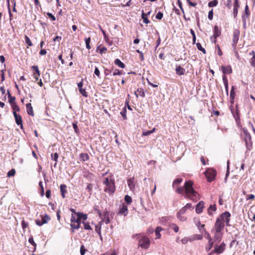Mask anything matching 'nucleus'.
I'll list each match as a JSON object with an SVG mask.
<instances>
[{
	"mask_svg": "<svg viewBox=\"0 0 255 255\" xmlns=\"http://www.w3.org/2000/svg\"><path fill=\"white\" fill-rule=\"evenodd\" d=\"M230 217L231 214L229 212L226 211L222 213L217 218L212 230L224 231L225 225L230 226Z\"/></svg>",
	"mask_w": 255,
	"mask_h": 255,
	"instance_id": "obj_1",
	"label": "nucleus"
},
{
	"mask_svg": "<svg viewBox=\"0 0 255 255\" xmlns=\"http://www.w3.org/2000/svg\"><path fill=\"white\" fill-rule=\"evenodd\" d=\"M194 183L191 180H188L185 182V195L184 197L196 202L199 198V194L193 188Z\"/></svg>",
	"mask_w": 255,
	"mask_h": 255,
	"instance_id": "obj_2",
	"label": "nucleus"
},
{
	"mask_svg": "<svg viewBox=\"0 0 255 255\" xmlns=\"http://www.w3.org/2000/svg\"><path fill=\"white\" fill-rule=\"evenodd\" d=\"M133 239L138 240V247L142 249H148L150 245L149 238L142 233L135 234L132 236Z\"/></svg>",
	"mask_w": 255,
	"mask_h": 255,
	"instance_id": "obj_3",
	"label": "nucleus"
},
{
	"mask_svg": "<svg viewBox=\"0 0 255 255\" xmlns=\"http://www.w3.org/2000/svg\"><path fill=\"white\" fill-rule=\"evenodd\" d=\"M103 184L105 185L104 189L105 192L109 193L110 195L115 192L116 189L114 179H109L108 177H106L104 179Z\"/></svg>",
	"mask_w": 255,
	"mask_h": 255,
	"instance_id": "obj_4",
	"label": "nucleus"
},
{
	"mask_svg": "<svg viewBox=\"0 0 255 255\" xmlns=\"http://www.w3.org/2000/svg\"><path fill=\"white\" fill-rule=\"evenodd\" d=\"M244 133L245 134L244 140L247 150L250 151L253 147L251 135L247 129L244 130Z\"/></svg>",
	"mask_w": 255,
	"mask_h": 255,
	"instance_id": "obj_5",
	"label": "nucleus"
},
{
	"mask_svg": "<svg viewBox=\"0 0 255 255\" xmlns=\"http://www.w3.org/2000/svg\"><path fill=\"white\" fill-rule=\"evenodd\" d=\"M226 248V244L223 242L220 244H216L214 246V249L211 252L217 254H221L223 253Z\"/></svg>",
	"mask_w": 255,
	"mask_h": 255,
	"instance_id": "obj_6",
	"label": "nucleus"
},
{
	"mask_svg": "<svg viewBox=\"0 0 255 255\" xmlns=\"http://www.w3.org/2000/svg\"><path fill=\"white\" fill-rule=\"evenodd\" d=\"M230 109L237 125L239 126L241 122L240 118V113L238 108V105H236L235 108L233 106H231L230 107Z\"/></svg>",
	"mask_w": 255,
	"mask_h": 255,
	"instance_id": "obj_7",
	"label": "nucleus"
},
{
	"mask_svg": "<svg viewBox=\"0 0 255 255\" xmlns=\"http://www.w3.org/2000/svg\"><path fill=\"white\" fill-rule=\"evenodd\" d=\"M205 176L208 182L213 181L217 174L216 171L212 168H209L205 172Z\"/></svg>",
	"mask_w": 255,
	"mask_h": 255,
	"instance_id": "obj_8",
	"label": "nucleus"
},
{
	"mask_svg": "<svg viewBox=\"0 0 255 255\" xmlns=\"http://www.w3.org/2000/svg\"><path fill=\"white\" fill-rule=\"evenodd\" d=\"M41 220L37 219L35 220V223L37 226H41L43 224H46L50 220V217L46 214L40 215Z\"/></svg>",
	"mask_w": 255,
	"mask_h": 255,
	"instance_id": "obj_9",
	"label": "nucleus"
},
{
	"mask_svg": "<svg viewBox=\"0 0 255 255\" xmlns=\"http://www.w3.org/2000/svg\"><path fill=\"white\" fill-rule=\"evenodd\" d=\"M240 35V30L238 29H235L233 31V38H232V46L236 48L238 43L239 38Z\"/></svg>",
	"mask_w": 255,
	"mask_h": 255,
	"instance_id": "obj_10",
	"label": "nucleus"
},
{
	"mask_svg": "<svg viewBox=\"0 0 255 255\" xmlns=\"http://www.w3.org/2000/svg\"><path fill=\"white\" fill-rule=\"evenodd\" d=\"M70 221V227H71L72 232H74V230H78L80 228V224L76 221V217L73 214L71 215Z\"/></svg>",
	"mask_w": 255,
	"mask_h": 255,
	"instance_id": "obj_11",
	"label": "nucleus"
},
{
	"mask_svg": "<svg viewBox=\"0 0 255 255\" xmlns=\"http://www.w3.org/2000/svg\"><path fill=\"white\" fill-rule=\"evenodd\" d=\"M212 232L214 233V239L215 242H221L224 235V231L212 230Z\"/></svg>",
	"mask_w": 255,
	"mask_h": 255,
	"instance_id": "obj_12",
	"label": "nucleus"
},
{
	"mask_svg": "<svg viewBox=\"0 0 255 255\" xmlns=\"http://www.w3.org/2000/svg\"><path fill=\"white\" fill-rule=\"evenodd\" d=\"M193 209L194 207L192 206V204L188 203L185 206L181 208L177 213L183 215L185 214L187 210H193Z\"/></svg>",
	"mask_w": 255,
	"mask_h": 255,
	"instance_id": "obj_13",
	"label": "nucleus"
},
{
	"mask_svg": "<svg viewBox=\"0 0 255 255\" xmlns=\"http://www.w3.org/2000/svg\"><path fill=\"white\" fill-rule=\"evenodd\" d=\"M101 221L100 222L101 223L105 222L106 224H108L110 223L111 220L109 218V212L108 211H105L103 212V215L101 217Z\"/></svg>",
	"mask_w": 255,
	"mask_h": 255,
	"instance_id": "obj_14",
	"label": "nucleus"
},
{
	"mask_svg": "<svg viewBox=\"0 0 255 255\" xmlns=\"http://www.w3.org/2000/svg\"><path fill=\"white\" fill-rule=\"evenodd\" d=\"M221 29L218 27V26L217 25H215L214 27V33L212 36V37H213L214 38V40L213 41V42L214 43H216V42L217 41L216 38L218 37H219L221 35Z\"/></svg>",
	"mask_w": 255,
	"mask_h": 255,
	"instance_id": "obj_15",
	"label": "nucleus"
},
{
	"mask_svg": "<svg viewBox=\"0 0 255 255\" xmlns=\"http://www.w3.org/2000/svg\"><path fill=\"white\" fill-rule=\"evenodd\" d=\"M128 214V209L127 205L123 204L120 207L118 214L126 216Z\"/></svg>",
	"mask_w": 255,
	"mask_h": 255,
	"instance_id": "obj_16",
	"label": "nucleus"
},
{
	"mask_svg": "<svg viewBox=\"0 0 255 255\" xmlns=\"http://www.w3.org/2000/svg\"><path fill=\"white\" fill-rule=\"evenodd\" d=\"M14 117L15 121L18 126H20L21 129H23L22 120L21 116L17 114V113L12 112Z\"/></svg>",
	"mask_w": 255,
	"mask_h": 255,
	"instance_id": "obj_17",
	"label": "nucleus"
},
{
	"mask_svg": "<svg viewBox=\"0 0 255 255\" xmlns=\"http://www.w3.org/2000/svg\"><path fill=\"white\" fill-rule=\"evenodd\" d=\"M205 203L203 201H200L196 206L195 211L197 214H199L203 212L204 208Z\"/></svg>",
	"mask_w": 255,
	"mask_h": 255,
	"instance_id": "obj_18",
	"label": "nucleus"
},
{
	"mask_svg": "<svg viewBox=\"0 0 255 255\" xmlns=\"http://www.w3.org/2000/svg\"><path fill=\"white\" fill-rule=\"evenodd\" d=\"M221 69L224 75L230 74L233 72L232 67L230 65H227L226 66H222Z\"/></svg>",
	"mask_w": 255,
	"mask_h": 255,
	"instance_id": "obj_19",
	"label": "nucleus"
},
{
	"mask_svg": "<svg viewBox=\"0 0 255 255\" xmlns=\"http://www.w3.org/2000/svg\"><path fill=\"white\" fill-rule=\"evenodd\" d=\"M240 7V4L239 2V0H235L234 7H233V14L234 16L236 18L238 15V9Z\"/></svg>",
	"mask_w": 255,
	"mask_h": 255,
	"instance_id": "obj_20",
	"label": "nucleus"
},
{
	"mask_svg": "<svg viewBox=\"0 0 255 255\" xmlns=\"http://www.w3.org/2000/svg\"><path fill=\"white\" fill-rule=\"evenodd\" d=\"M83 85V83L82 81L78 83V87L79 89V92L83 96L85 97H87L88 96L87 92L86 91L85 89L82 88Z\"/></svg>",
	"mask_w": 255,
	"mask_h": 255,
	"instance_id": "obj_21",
	"label": "nucleus"
},
{
	"mask_svg": "<svg viewBox=\"0 0 255 255\" xmlns=\"http://www.w3.org/2000/svg\"><path fill=\"white\" fill-rule=\"evenodd\" d=\"M175 72L176 74L179 76H181L185 74V69L181 67L180 66H176L175 68Z\"/></svg>",
	"mask_w": 255,
	"mask_h": 255,
	"instance_id": "obj_22",
	"label": "nucleus"
},
{
	"mask_svg": "<svg viewBox=\"0 0 255 255\" xmlns=\"http://www.w3.org/2000/svg\"><path fill=\"white\" fill-rule=\"evenodd\" d=\"M26 109L28 115L31 116H34V112L31 103H29L26 104Z\"/></svg>",
	"mask_w": 255,
	"mask_h": 255,
	"instance_id": "obj_23",
	"label": "nucleus"
},
{
	"mask_svg": "<svg viewBox=\"0 0 255 255\" xmlns=\"http://www.w3.org/2000/svg\"><path fill=\"white\" fill-rule=\"evenodd\" d=\"M134 94L136 98H138V96H141L142 98L145 97V93L142 88H138L134 92Z\"/></svg>",
	"mask_w": 255,
	"mask_h": 255,
	"instance_id": "obj_24",
	"label": "nucleus"
},
{
	"mask_svg": "<svg viewBox=\"0 0 255 255\" xmlns=\"http://www.w3.org/2000/svg\"><path fill=\"white\" fill-rule=\"evenodd\" d=\"M163 230V229L161 227H157L154 232H155V236H156V238L155 239H160L161 238V234H160V232L162 231Z\"/></svg>",
	"mask_w": 255,
	"mask_h": 255,
	"instance_id": "obj_25",
	"label": "nucleus"
},
{
	"mask_svg": "<svg viewBox=\"0 0 255 255\" xmlns=\"http://www.w3.org/2000/svg\"><path fill=\"white\" fill-rule=\"evenodd\" d=\"M31 69L33 72V76L37 75L40 76V71H39L38 69V67L37 65L35 66H32L31 67Z\"/></svg>",
	"mask_w": 255,
	"mask_h": 255,
	"instance_id": "obj_26",
	"label": "nucleus"
},
{
	"mask_svg": "<svg viewBox=\"0 0 255 255\" xmlns=\"http://www.w3.org/2000/svg\"><path fill=\"white\" fill-rule=\"evenodd\" d=\"M60 192L63 198H65V193H67V186L65 184H61L60 186Z\"/></svg>",
	"mask_w": 255,
	"mask_h": 255,
	"instance_id": "obj_27",
	"label": "nucleus"
},
{
	"mask_svg": "<svg viewBox=\"0 0 255 255\" xmlns=\"http://www.w3.org/2000/svg\"><path fill=\"white\" fill-rule=\"evenodd\" d=\"M235 87L232 86V88H231V92H230V95L231 103L232 104H233L234 102V99H235V95H236L235 93Z\"/></svg>",
	"mask_w": 255,
	"mask_h": 255,
	"instance_id": "obj_28",
	"label": "nucleus"
},
{
	"mask_svg": "<svg viewBox=\"0 0 255 255\" xmlns=\"http://www.w3.org/2000/svg\"><path fill=\"white\" fill-rule=\"evenodd\" d=\"M127 182H128V184L129 188L131 190L134 189V186H135V185L134 183V178L133 177L130 178L129 179H128V180Z\"/></svg>",
	"mask_w": 255,
	"mask_h": 255,
	"instance_id": "obj_29",
	"label": "nucleus"
},
{
	"mask_svg": "<svg viewBox=\"0 0 255 255\" xmlns=\"http://www.w3.org/2000/svg\"><path fill=\"white\" fill-rule=\"evenodd\" d=\"M216 211V205H210V207L208 209V213L209 215L212 216L213 212Z\"/></svg>",
	"mask_w": 255,
	"mask_h": 255,
	"instance_id": "obj_30",
	"label": "nucleus"
},
{
	"mask_svg": "<svg viewBox=\"0 0 255 255\" xmlns=\"http://www.w3.org/2000/svg\"><path fill=\"white\" fill-rule=\"evenodd\" d=\"M8 102L10 105L15 104V97L13 96H11V94L9 93V91L8 90Z\"/></svg>",
	"mask_w": 255,
	"mask_h": 255,
	"instance_id": "obj_31",
	"label": "nucleus"
},
{
	"mask_svg": "<svg viewBox=\"0 0 255 255\" xmlns=\"http://www.w3.org/2000/svg\"><path fill=\"white\" fill-rule=\"evenodd\" d=\"M82 221V222H86L88 218V216L86 214H83L82 213L78 212L77 216Z\"/></svg>",
	"mask_w": 255,
	"mask_h": 255,
	"instance_id": "obj_32",
	"label": "nucleus"
},
{
	"mask_svg": "<svg viewBox=\"0 0 255 255\" xmlns=\"http://www.w3.org/2000/svg\"><path fill=\"white\" fill-rule=\"evenodd\" d=\"M175 192L179 194H185V188L183 187L177 186L175 189Z\"/></svg>",
	"mask_w": 255,
	"mask_h": 255,
	"instance_id": "obj_33",
	"label": "nucleus"
},
{
	"mask_svg": "<svg viewBox=\"0 0 255 255\" xmlns=\"http://www.w3.org/2000/svg\"><path fill=\"white\" fill-rule=\"evenodd\" d=\"M141 17L142 19H143V22L145 23V24H148L150 23V21L148 19L147 14H145L143 10H142Z\"/></svg>",
	"mask_w": 255,
	"mask_h": 255,
	"instance_id": "obj_34",
	"label": "nucleus"
},
{
	"mask_svg": "<svg viewBox=\"0 0 255 255\" xmlns=\"http://www.w3.org/2000/svg\"><path fill=\"white\" fill-rule=\"evenodd\" d=\"M115 64L122 68H124L125 67V65L124 63H123L119 59H115L114 61Z\"/></svg>",
	"mask_w": 255,
	"mask_h": 255,
	"instance_id": "obj_35",
	"label": "nucleus"
},
{
	"mask_svg": "<svg viewBox=\"0 0 255 255\" xmlns=\"http://www.w3.org/2000/svg\"><path fill=\"white\" fill-rule=\"evenodd\" d=\"M169 226L170 228L172 230H173L175 233L178 232L179 228V227L176 224H174V223L170 224L169 225Z\"/></svg>",
	"mask_w": 255,
	"mask_h": 255,
	"instance_id": "obj_36",
	"label": "nucleus"
},
{
	"mask_svg": "<svg viewBox=\"0 0 255 255\" xmlns=\"http://www.w3.org/2000/svg\"><path fill=\"white\" fill-rule=\"evenodd\" d=\"M80 157L83 161H87L89 159V156L88 153H82L80 154Z\"/></svg>",
	"mask_w": 255,
	"mask_h": 255,
	"instance_id": "obj_37",
	"label": "nucleus"
},
{
	"mask_svg": "<svg viewBox=\"0 0 255 255\" xmlns=\"http://www.w3.org/2000/svg\"><path fill=\"white\" fill-rule=\"evenodd\" d=\"M182 178H178L175 179L172 183V187L173 188H175L176 186H177L182 181Z\"/></svg>",
	"mask_w": 255,
	"mask_h": 255,
	"instance_id": "obj_38",
	"label": "nucleus"
},
{
	"mask_svg": "<svg viewBox=\"0 0 255 255\" xmlns=\"http://www.w3.org/2000/svg\"><path fill=\"white\" fill-rule=\"evenodd\" d=\"M176 216L178 219H179L181 222H184L187 220V217L184 215L176 214Z\"/></svg>",
	"mask_w": 255,
	"mask_h": 255,
	"instance_id": "obj_39",
	"label": "nucleus"
},
{
	"mask_svg": "<svg viewBox=\"0 0 255 255\" xmlns=\"http://www.w3.org/2000/svg\"><path fill=\"white\" fill-rule=\"evenodd\" d=\"M82 224L84 225V229L86 230H92V228L90 225V223L87 222H82Z\"/></svg>",
	"mask_w": 255,
	"mask_h": 255,
	"instance_id": "obj_40",
	"label": "nucleus"
},
{
	"mask_svg": "<svg viewBox=\"0 0 255 255\" xmlns=\"http://www.w3.org/2000/svg\"><path fill=\"white\" fill-rule=\"evenodd\" d=\"M11 109L13 110V112L16 113L17 112H19L20 108L16 104V103L12 104L11 105Z\"/></svg>",
	"mask_w": 255,
	"mask_h": 255,
	"instance_id": "obj_41",
	"label": "nucleus"
},
{
	"mask_svg": "<svg viewBox=\"0 0 255 255\" xmlns=\"http://www.w3.org/2000/svg\"><path fill=\"white\" fill-rule=\"evenodd\" d=\"M102 223H101V222L99 223L98 225H96L95 226V231L97 233H98V234L101 236V226Z\"/></svg>",
	"mask_w": 255,
	"mask_h": 255,
	"instance_id": "obj_42",
	"label": "nucleus"
},
{
	"mask_svg": "<svg viewBox=\"0 0 255 255\" xmlns=\"http://www.w3.org/2000/svg\"><path fill=\"white\" fill-rule=\"evenodd\" d=\"M218 1L217 0H213L208 3V6L210 7H214L217 5Z\"/></svg>",
	"mask_w": 255,
	"mask_h": 255,
	"instance_id": "obj_43",
	"label": "nucleus"
},
{
	"mask_svg": "<svg viewBox=\"0 0 255 255\" xmlns=\"http://www.w3.org/2000/svg\"><path fill=\"white\" fill-rule=\"evenodd\" d=\"M213 245V242L208 241V244H207V246L205 247L206 251L207 252L209 251L212 249Z\"/></svg>",
	"mask_w": 255,
	"mask_h": 255,
	"instance_id": "obj_44",
	"label": "nucleus"
},
{
	"mask_svg": "<svg viewBox=\"0 0 255 255\" xmlns=\"http://www.w3.org/2000/svg\"><path fill=\"white\" fill-rule=\"evenodd\" d=\"M124 73L123 72V71L122 70H120L119 69H115L113 71V76L121 75Z\"/></svg>",
	"mask_w": 255,
	"mask_h": 255,
	"instance_id": "obj_45",
	"label": "nucleus"
},
{
	"mask_svg": "<svg viewBox=\"0 0 255 255\" xmlns=\"http://www.w3.org/2000/svg\"><path fill=\"white\" fill-rule=\"evenodd\" d=\"M85 43H86V48L88 49H91V46L90 45V42H91V38L89 37L88 38H86L85 39Z\"/></svg>",
	"mask_w": 255,
	"mask_h": 255,
	"instance_id": "obj_46",
	"label": "nucleus"
},
{
	"mask_svg": "<svg viewBox=\"0 0 255 255\" xmlns=\"http://www.w3.org/2000/svg\"><path fill=\"white\" fill-rule=\"evenodd\" d=\"M196 46L199 50L202 51L204 54L206 53L205 49L202 47L201 44L200 43H197Z\"/></svg>",
	"mask_w": 255,
	"mask_h": 255,
	"instance_id": "obj_47",
	"label": "nucleus"
},
{
	"mask_svg": "<svg viewBox=\"0 0 255 255\" xmlns=\"http://www.w3.org/2000/svg\"><path fill=\"white\" fill-rule=\"evenodd\" d=\"M125 201L127 204H130L131 203L132 199L130 196L127 195L125 196Z\"/></svg>",
	"mask_w": 255,
	"mask_h": 255,
	"instance_id": "obj_48",
	"label": "nucleus"
},
{
	"mask_svg": "<svg viewBox=\"0 0 255 255\" xmlns=\"http://www.w3.org/2000/svg\"><path fill=\"white\" fill-rule=\"evenodd\" d=\"M15 174V170L14 169H11L7 173V177L14 176Z\"/></svg>",
	"mask_w": 255,
	"mask_h": 255,
	"instance_id": "obj_49",
	"label": "nucleus"
},
{
	"mask_svg": "<svg viewBox=\"0 0 255 255\" xmlns=\"http://www.w3.org/2000/svg\"><path fill=\"white\" fill-rule=\"evenodd\" d=\"M24 39H25L26 43L28 45V46H32L33 45L32 43L31 42L30 39L27 35H25L24 36Z\"/></svg>",
	"mask_w": 255,
	"mask_h": 255,
	"instance_id": "obj_50",
	"label": "nucleus"
},
{
	"mask_svg": "<svg viewBox=\"0 0 255 255\" xmlns=\"http://www.w3.org/2000/svg\"><path fill=\"white\" fill-rule=\"evenodd\" d=\"M86 190L88 191L90 195L91 194L93 190V184L89 183L86 187Z\"/></svg>",
	"mask_w": 255,
	"mask_h": 255,
	"instance_id": "obj_51",
	"label": "nucleus"
},
{
	"mask_svg": "<svg viewBox=\"0 0 255 255\" xmlns=\"http://www.w3.org/2000/svg\"><path fill=\"white\" fill-rule=\"evenodd\" d=\"M252 53L253 54V56L251 58L250 62L252 66L255 67V53L254 51H252Z\"/></svg>",
	"mask_w": 255,
	"mask_h": 255,
	"instance_id": "obj_52",
	"label": "nucleus"
},
{
	"mask_svg": "<svg viewBox=\"0 0 255 255\" xmlns=\"http://www.w3.org/2000/svg\"><path fill=\"white\" fill-rule=\"evenodd\" d=\"M59 155L56 152L54 154H51V158L52 160H54L56 162H57L58 158Z\"/></svg>",
	"mask_w": 255,
	"mask_h": 255,
	"instance_id": "obj_53",
	"label": "nucleus"
},
{
	"mask_svg": "<svg viewBox=\"0 0 255 255\" xmlns=\"http://www.w3.org/2000/svg\"><path fill=\"white\" fill-rule=\"evenodd\" d=\"M155 128H153L151 130H148V131H146L143 132L142 133V135H143V136L148 135L150 134L151 133H153L155 131Z\"/></svg>",
	"mask_w": 255,
	"mask_h": 255,
	"instance_id": "obj_54",
	"label": "nucleus"
},
{
	"mask_svg": "<svg viewBox=\"0 0 255 255\" xmlns=\"http://www.w3.org/2000/svg\"><path fill=\"white\" fill-rule=\"evenodd\" d=\"M112 70H113V68H112V69H107V68L105 69V70H104L105 75L106 76H108V75L111 74L112 72Z\"/></svg>",
	"mask_w": 255,
	"mask_h": 255,
	"instance_id": "obj_55",
	"label": "nucleus"
},
{
	"mask_svg": "<svg viewBox=\"0 0 255 255\" xmlns=\"http://www.w3.org/2000/svg\"><path fill=\"white\" fill-rule=\"evenodd\" d=\"M208 17L209 20H212L213 18V9H212L209 11Z\"/></svg>",
	"mask_w": 255,
	"mask_h": 255,
	"instance_id": "obj_56",
	"label": "nucleus"
},
{
	"mask_svg": "<svg viewBox=\"0 0 255 255\" xmlns=\"http://www.w3.org/2000/svg\"><path fill=\"white\" fill-rule=\"evenodd\" d=\"M197 226L198 229L201 232L202 230V231L203 232V229H205L204 228V227H205L204 224H201L200 222H199L198 224H197Z\"/></svg>",
	"mask_w": 255,
	"mask_h": 255,
	"instance_id": "obj_57",
	"label": "nucleus"
},
{
	"mask_svg": "<svg viewBox=\"0 0 255 255\" xmlns=\"http://www.w3.org/2000/svg\"><path fill=\"white\" fill-rule=\"evenodd\" d=\"M203 232H204L206 233V235L207 236L206 238L209 241H212V238L210 235V234L207 232L206 230L205 229H203Z\"/></svg>",
	"mask_w": 255,
	"mask_h": 255,
	"instance_id": "obj_58",
	"label": "nucleus"
},
{
	"mask_svg": "<svg viewBox=\"0 0 255 255\" xmlns=\"http://www.w3.org/2000/svg\"><path fill=\"white\" fill-rule=\"evenodd\" d=\"M86 252L84 245H82L80 247V254L81 255H84Z\"/></svg>",
	"mask_w": 255,
	"mask_h": 255,
	"instance_id": "obj_59",
	"label": "nucleus"
},
{
	"mask_svg": "<svg viewBox=\"0 0 255 255\" xmlns=\"http://www.w3.org/2000/svg\"><path fill=\"white\" fill-rule=\"evenodd\" d=\"M101 31L102 32V33L104 35V39H105V40L106 41H108L109 40V38L108 37V36L107 35L106 33V31L103 30L102 28H101Z\"/></svg>",
	"mask_w": 255,
	"mask_h": 255,
	"instance_id": "obj_60",
	"label": "nucleus"
},
{
	"mask_svg": "<svg viewBox=\"0 0 255 255\" xmlns=\"http://www.w3.org/2000/svg\"><path fill=\"white\" fill-rule=\"evenodd\" d=\"M94 73L99 78H100V72L97 67L95 68Z\"/></svg>",
	"mask_w": 255,
	"mask_h": 255,
	"instance_id": "obj_61",
	"label": "nucleus"
},
{
	"mask_svg": "<svg viewBox=\"0 0 255 255\" xmlns=\"http://www.w3.org/2000/svg\"><path fill=\"white\" fill-rule=\"evenodd\" d=\"M21 225L22 228L24 229L26 228L28 226V223L27 222H25L24 220H23L21 223Z\"/></svg>",
	"mask_w": 255,
	"mask_h": 255,
	"instance_id": "obj_62",
	"label": "nucleus"
},
{
	"mask_svg": "<svg viewBox=\"0 0 255 255\" xmlns=\"http://www.w3.org/2000/svg\"><path fill=\"white\" fill-rule=\"evenodd\" d=\"M73 127L74 129V130L76 133H78L79 132V128L78 126L76 123H73Z\"/></svg>",
	"mask_w": 255,
	"mask_h": 255,
	"instance_id": "obj_63",
	"label": "nucleus"
},
{
	"mask_svg": "<svg viewBox=\"0 0 255 255\" xmlns=\"http://www.w3.org/2000/svg\"><path fill=\"white\" fill-rule=\"evenodd\" d=\"M163 17V13L161 12H158L156 15V18L158 19H161Z\"/></svg>",
	"mask_w": 255,
	"mask_h": 255,
	"instance_id": "obj_64",
	"label": "nucleus"
}]
</instances>
